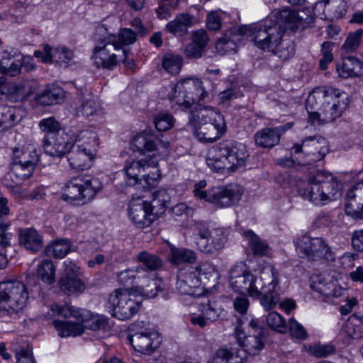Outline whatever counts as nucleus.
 <instances>
[{
  "mask_svg": "<svg viewBox=\"0 0 363 363\" xmlns=\"http://www.w3.org/2000/svg\"><path fill=\"white\" fill-rule=\"evenodd\" d=\"M136 40V33L130 28H123L118 35H116V44L123 48V45L133 44Z\"/></svg>",
  "mask_w": 363,
  "mask_h": 363,
  "instance_id": "nucleus-64",
  "label": "nucleus"
},
{
  "mask_svg": "<svg viewBox=\"0 0 363 363\" xmlns=\"http://www.w3.org/2000/svg\"><path fill=\"white\" fill-rule=\"evenodd\" d=\"M293 125V123L289 122L280 126L264 128L254 135L255 143L262 148H272L279 143L281 135L291 128Z\"/></svg>",
  "mask_w": 363,
  "mask_h": 363,
  "instance_id": "nucleus-21",
  "label": "nucleus"
},
{
  "mask_svg": "<svg viewBox=\"0 0 363 363\" xmlns=\"http://www.w3.org/2000/svg\"><path fill=\"white\" fill-rule=\"evenodd\" d=\"M325 204L340 198L342 195V184L329 173H325V179H321Z\"/></svg>",
  "mask_w": 363,
  "mask_h": 363,
  "instance_id": "nucleus-39",
  "label": "nucleus"
},
{
  "mask_svg": "<svg viewBox=\"0 0 363 363\" xmlns=\"http://www.w3.org/2000/svg\"><path fill=\"white\" fill-rule=\"evenodd\" d=\"M227 240L228 237L223 228L212 229L209 238L201 241L199 250L206 254H213L223 248Z\"/></svg>",
  "mask_w": 363,
  "mask_h": 363,
  "instance_id": "nucleus-30",
  "label": "nucleus"
},
{
  "mask_svg": "<svg viewBox=\"0 0 363 363\" xmlns=\"http://www.w3.org/2000/svg\"><path fill=\"white\" fill-rule=\"evenodd\" d=\"M140 307V302L122 289H116L111 294L107 303V308L112 316L121 320L132 318L138 312Z\"/></svg>",
  "mask_w": 363,
  "mask_h": 363,
  "instance_id": "nucleus-13",
  "label": "nucleus"
},
{
  "mask_svg": "<svg viewBox=\"0 0 363 363\" xmlns=\"http://www.w3.org/2000/svg\"><path fill=\"white\" fill-rule=\"evenodd\" d=\"M214 150L215 146L208 151L206 157V164L211 169L219 172L220 170L225 168L228 163L224 160L222 155H219L218 152Z\"/></svg>",
  "mask_w": 363,
  "mask_h": 363,
  "instance_id": "nucleus-58",
  "label": "nucleus"
},
{
  "mask_svg": "<svg viewBox=\"0 0 363 363\" xmlns=\"http://www.w3.org/2000/svg\"><path fill=\"white\" fill-rule=\"evenodd\" d=\"M269 51L272 52L269 61L274 62L277 61V59H279L280 61L279 63L277 64L274 67H281L283 62L289 60L294 55V44L290 40L282 38L277 43L275 48H271Z\"/></svg>",
  "mask_w": 363,
  "mask_h": 363,
  "instance_id": "nucleus-33",
  "label": "nucleus"
},
{
  "mask_svg": "<svg viewBox=\"0 0 363 363\" xmlns=\"http://www.w3.org/2000/svg\"><path fill=\"white\" fill-rule=\"evenodd\" d=\"M301 20L296 11L286 7L274 10L259 23L239 27L238 32L242 37L250 38L257 48L269 50L276 48L286 30L298 28Z\"/></svg>",
  "mask_w": 363,
  "mask_h": 363,
  "instance_id": "nucleus-1",
  "label": "nucleus"
},
{
  "mask_svg": "<svg viewBox=\"0 0 363 363\" xmlns=\"http://www.w3.org/2000/svg\"><path fill=\"white\" fill-rule=\"evenodd\" d=\"M28 299L26 285L18 281L0 282V309L3 315H12L21 311Z\"/></svg>",
  "mask_w": 363,
  "mask_h": 363,
  "instance_id": "nucleus-7",
  "label": "nucleus"
},
{
  "mask_svg": "<svg viewBox=\"0 0 363 363\" xmlns=\"http://www.w3.org/2000/svg\"><path fill=\"white\" fill-rule=\"evenodd\" d=\"M65 91L57 85L50 84L35 97L37 104L45 106L60 104L65 99Z\"/></svg>",
  "mask_w": 363,
  "mask_h": 363,
  "instance_id": "nucleus-32",
  "label": "nucleus"
},
{
  "mask_svg": "<svg viewBox=\"0 0 363 363\" xmlns=\"http://www.w3.org/2000/svg\"><path fill=\"white\" fill-rule=\"evenodd\" d=\"M157 164L158 161L154 157L149 160L140 159V160L128 161L123 169L126 175V184L136 186L139 182V177L143 172H147L150 167H154Z\"/></svg>",
  "mask_w": 363,
  "mask_h": 363,
  "instance_id": "nucleus-23",
  "label": "nucleus"
},
{
  "mask_svg": "<svg viewBox=\"0 0 363 363\" xmlns=\"http://www.w3.org/2000/svg\"><path fill=\"white\" fill-rule=\"evenodd\" d=\"M324 5L325 16L330 19H340L347 11V5L344 0H324L318 5Z\"/></svg>",
  "mask_w": 363,
  "mask_h": 363,
  "instance_id": "nucleus-40",
  "label": "nucleus"
},
{
  "mask_svg": "<svg viewBox=\"0 0 363 363\" xmlns=\"http://www.w3.org/2000/svg\"><path fill=\"white\" fill-rule=\"evenodd\" d=\"M35 167L12 162L11 172L17 179L26 180L29 179L33 173Z\"/></svg>",
  "mask_w": 363,
  "mask_h": 363,
  "instance_id": "nucleus-61",
  "label": "nucleus"
},
{
  "mask_svg": "<svg viewBox=\"0 0 363 363\" xmlns=\"http://www.w3.org/2000/svg\"><path fill=\"white\" fill-rule=\"evenodd\" d=\"M19 118L15 113V108L6 105L0 106V128L1 130H6L15 125Z\"/></svg>",
  "mask_w": 363,
  "mask_h": 363,
  "instance_id": "nucleus-50",
  "label": "nucleus"
},
{
  "mask_svg": "<svg viewBox=\"0 0 363 363\" xmlns=\"http://www.w3.org/2000/svg\"><path fill=\"white\" fill-rule=\"evenodd\" d=\"M194 24V16L189 13H181L166 26V30L176 35H184Z\"/></svg>",
  "mask_w": 363,
  "mask_h": 363,
  "instance_id": "nucleus-38",
  "label": "nucleus"
},
{
  "mask_svg": "<svg viewBox=\"0 0 363 363\" xmlns=\"http://www.w3.org/2000/svg\"><path fill=\"white\" fill-rule=\"evenodd\" d=\"M337 71L343 78L359 77L363 75V62L357 57L348 56L343 58L341 65H337Z\"/></svg>",
  "mask_w": 363,
  "mask_h": 363,
  "instance_id": "nucleus-35",
  "label": "nucleus"
},
{
  "mask_svg": "<svg viewBox=\"0 0 363 363\" xmlns=\"http://www.w3.org/2000/svg\"><path fill=\"white\" fill-rule=\"evenodd\" d=\"M183 63V59L180 55L167 53L164 55L162 66L168 72L175 74L180 71Z\"/></svg>",
  "mask_w": 363,
  "mask_h": 363,
  "instance_id": "nucleus-53",
  "label": "nucleus"
},
{
  "mask_svg": "<svg viewBox=\"0 0 363 363\" xmlns=\"http://www.w3.org/2000/svg\"><path fill=\"white\" fill-rule=\"evenodd\" d=\"M294 245L301 257L311 262L334 260V254L327 240L321 237L302 235L296 238Z\"/></svg>",
  "mask_w": 363,
  "mask_h": 363,
  "instance_id": "nucleus-9",
  "label": "nucleus"
},
{
  "mask_svg": "<svg viewBox=\"0 0 363 363\" xmlns=\"http://www.w3.org/2000/svg\"><path fill=\"white\" fill-rule=\"evenodd\" d=\"M137 260L142 265L136 267V272L143 277H147L151 272L159 270L163 265L162 259L155 254L143 250L137 255Z\"/></svg>",
  "mask_w": 363,
  "mask_h": 363,
  "instance_id": "nucleus-29",
  "label": "nucleus"
},
{
  "mask_svg": "<svg viewBox=\"0 0 363 363\" xmlns=\"http://www.w3.org/2000/svg\"><path fill=\"white\" fill-rule=\"evenodd\" d=\"M168 201V196L165 190H159L153 194V199L151 203L147 201V206L150 213H158L153 215L155 220H157L166 210V202Z\"/></svg>",
  "mask_w": 363,
  "mask_h": 363,
  "instance_id": "nucleus-46",
  "label": "nucleus"
},
{
  "mask_svg": "<svg viewBox=\"0 0 363 363\" xmlns=\"http://www.w3.org/2000/svg\"><path fill=\"white\" fill-rule=\"evenodd\" d=\"M345 212L354 219L363 218V180L355 184L346 194Z\"/></svg>",
  "mask_w": 363,
  "mask_h": 363,
  "instance_id": "nucleus-22",
  "label": "nucleus"
},
{
  "mask_svg": "<svg viewBox=\"0 0 363 363\" xmlns=\"http://www.w3.org/2000/svg\"><path fill=\"white\" fill-rule=\"evenodd\" d=\"M229 280L235 292L240 294H248L251 297L258 298L260 281L254 274L245 270L242 262L237 263L230 269Z\"/></svg>",
  "mask_w": 363,
  "mask_h": 363,
  "instance_id": "nucleus-15",
  "label": "nucleus"
},
{
  "mask_svg": "<svg viewBox=\"0 0 363 363\" xmlns=\"http://www.w3.org/2000/svg\"><path fill=\"white\" fill-rule=\"evenodd\" d=\"M206 182L201 180L194 186V196L201 200L213 204L218 208H230L239 203L243 194L242 188L237 184L213 186L207 190Z\"/></svg>",
  "mask_w": 363,
  "mask_h": 363,
  "instance_id": "nucleus-3",
  "label": "nucleus"
},
{
  "mask_svg": "<svg viewBox=\"0 0 363 363\" xmlns=\"http://www.w3.org/2000/svg\"><path fill=\"white\" fill-rule=\"evenodd\" d=\"M143 278L142 275L136 272V267L125 269L118 274V281L120 284L130 286L135 283V279Z\"/></svg>",
  "mask_w": 363,
  "mask_h": 363,
  "instance_id": "nucleus-62",
  "label": "nucleus"
},
{
  "mask_svg": "<svg viewBox=\"0 0 363 363\" xmlns=\"http://www.w3.org/2000/svg\"><path fill=\"white\" fill-rule=\"evenodd\" d=\"M13 350L15 352L16 363H34L30 346L26 343L23 346L13 344Z\"/></svg>",
  "mask_w": 363,
  "mask_h": 363,
  "instance_id": "nucleus-56",
  "label": "nucleus"
},
{
  "mask_svg": "<svg viewBox=\"0 0 363 363\" xmlns=\"http://www.w3.org/2000/svg\"><path fill=\"white\" fill-rule=\"evenodd\" d=\"M43 147L47 155L62 157L72 147V143L69 141L65 134L61 133L53 136L44 137Z\"/></svg>",
  "mask_w": 363,
  "mask_h": 363,
  "instance_id": "nucleus-25",
  "label": "nucleus"
},
{
  "mask_svg": "<svg viewBox=\"0 0 363 363\" xmlns=\"http://www.w3.org/2000/svg\"><path fill=\"white\" fill-rule=\"evenodd\" d=\"M362 35L363 30L362 29L350 33L342 45V50L345 52H352L356 50L360 43Z\"/></svg>",
  "mask_w": 363,
  "mask_h": 363,
  "instance_id": "nucleus-59",
  "label": "nucleus"
},
{
  "mask_svg": "<svg viewBox=\"0 0 363 363\" xmlns=\"http://www.w3.org/2000/svg\"><path fill=\"white\" fill-rule=\"evenodd\" d=\"M325 173L318 172L315 175L308 177L306 183L303 186L298 189L300 196L306 200H308L314 205L323 206L325 205V197L323 195V189L321 182L322 179H325Z\"/></svg>",
  "mask_w": 363,
  "mask_h": 363,
  "instance_id": "nucleus-19",
  "label": "nucleus"
},
{
  "mask_svg": "<svg viewBox=\"0 0 363 363\" xmlns=\"http://www.w3.org/2000/svg\"><path fill=\"white\" fill-rule=\"evenodd\" d=\"M199 314H192L189 317L190 323L201 328H204L225 315V311L215 301H208L199 306Z\"/></svg>",
  "mask_w": 363,
  "mask_h": 363,
  "instance_id": "nucleus-18",
  "label": "nucleus"
},
{
  "mask_svg": "<svg viewBox=\"0 0 363 363\" xmlns=\"http://www.w3.org/2000/svg\"><path fill=\"white\" fill-rule=\"evenodd\" d=\"M193 270L182 269L177 274L176 289L184 295L196 296V289L201 286L200 279L194 275Z\"/></svg>",
  "mask_w": 363,
  "mask_h": 363,
  "instance_id": "nucleus-28",
  "label": "nucleus"
},
{
  "mask_svg": "<svg viewBox=\"0 0 363 363\" xmlns=\"http://www.w3.org/2000/svg\"><path fill=\"white\" fill-rule=\"evenodd\" d=\"M189 125L198 140L213 143L226 131L224 116L210 106H195L189 111Z\"/></svg>",
  "mask_w": 363,
  "mask_h": 363,
  "instance_id": "nucleus-2",
  "label": "nucleus"
},
{
  "mask_svg": "<svg viewBox=\"0 0 363 363\" xmlns=\"http://www.w3.org/2000/svg\"><path fill=\"white\" fill-rule=\"evenodd\" d=\"M13 162L35 167L39 160L38 152L28 148L15 147L13 151Z\"/></svg>",
  "mask_w": 363,
  "mask_h": 363,
  "instance_id": "nucleus-44",
  "label": "nucleus"
},
{
  "mask_svg": "<svg viewBox=\"0 0 363 363\" xmlns=\"http://www.w3.org/2000/svg\"><path fill=\"white\" fill-rule=\"evenodd\" d=\"M348 104L349 100L345 93L328 87L324 104H321L318 112H313V116L318 123H330L341 116Z\"/></svg>",
  "mask_w": 363,
  "mask_h": 363,
  "instance_id": "nucleus-12",
  "label": "nucleus"
},
{
  "mask_svg": "<svg viewBox=\"0 0 363 363\" xmlns=\"http://www.w3.org/2000/svg\"><path fill=\"white\" fill-rule=\"evenodd\" d=\"M53 325L60 337L77 336L83 333V326L81 322L62 321L55 320Z\"/></svg>",
  "mask_w": 363,
  "mask_h": 363,
  "instance_id": "nucleus-43",
  "label": "nucleus"
},
{
  "mask_svg": "<svg viewBox=\"0 0 363 363\" xmlns=\"http://www.w3.org/2000/svg\"><path fill=\"white\" fill-rule=\"evenodd\" d=\"M235 38L236 35L235 34L232 35V38L225 37L219 39L216 45L217 51L221 55L235 52L237 50V45L235 43Z\"/></svg>",
  "mask_w": 363,
  "mask_h": 363,
  "instance_id": "nucleus-63",
  "label": "nucleus"
},
{
  "mask_svg": "<svg viewBox=\"0 0 363 363\" xmlns=\"http://www.w3.org/2000/svg\"><path fill=\"white\" fill-rule=\"evenodd\" d=\"M150 169H152L153 170L149 171L147 173L146 172H143L141 175V178L139 179L138 184L135 186L137 188L148 189L156 185V183L160 178L159 170L157 168V166L150 167Z\"/></svg>",
  "mask_w": 363,
  "mask_h": 363,
  "instance_id": "nucleus-54",
  "label": "nucleus"
},
{
  "mask_svg": "<svg viewBox=\"0 0 363 363\" xmlns=\"http://www.w3.org/2000/svg\"><path fill=\"white\" fill-rule=\"evenodd\" d=\"M169 143L164 141L154 135L142 133L134 138L131 143V148L134 152L145 154V151L152 152L160 149L167 150Z\"/></svg>",
  "mask_w": 363,
  "mask_h": 363,
  "instance_id": "nucleus-24",
  "label": "nucleus"
},
{
  "mask_svg": "<svg viewBox=\"0 0 363 363\" xmlns=\"http://www.w3.org/2000/svg\"><path fill=\"white\" fill-rule=\"evenodd\" d=\"M55 270L53 262L50 259H45L38 265L37 274L44 283L52 284L55 281Z\"/></svg>",
  "mask_w": 363,
  "mask_h": 363,
  "instance_id": "nucleus-49",
  "label": "nucleus"
},
{
  "mask_svg": "<svg viewBox=\"0 0 363 363\" xmlns=\"http://www.w3.org/2000/svg\"><path fill=\"white\" fill-rule=\"evenodd\" d=\"M198 79H186L179 82L170 96V100L184 109L192 110L195 106H202L197 102L203 101L208 93Z\"/></svg>",
  "mask_w": 363,
  "mask_h": 363,
  "instance_id": "nucleus-8",
  "label": "nucleus"
},
{
  "mask_svg": "<svg viewBox=\"0 0 363 363\" xmlns=\"http://www.w3.org/2000/svg\"><path fill=\"white\" fill-rule=\"evenodd\" d=\"M328 152V142L320 135L306 137L301 144H294L291 148V155L301 165H313L322 160Z\"/></svg>",
  "mask_w": 363,
  "mask_h": 363,
  "instance_id": "nucleus-6",
  "label": "nucleus"
},
{
  "mask_svg": "<svg viewBox=\"0 0 363 363\" xmlns=\"http://www.w3.org/2000/svg\"><path fill=\"white\" fill-rule=\"evenodd\" d=\"M60 290L67 296H79L85 289V283L77 276H63L59 279Z\"/></svg>",
  "mask_w": 363,
  "mask_h": 363,
  "instance_id": "nucleus-36",
  "label": "nucleus"
},
{
  "mask_svg": "<svg viewBox=\"0 0 363 363\" xmlns=\"http://www.w3.org/2000/svg\"><path fill=\"white\" fill-rule=\"evenodd\" d=\"M71 243L68 239L55 240L45 248V254L57 259L65 257L70 250Z\"/></svg>",
  "mask_w": 363,
  "mask_h": 363,
  "instance_id": "nucleus-45",
  "label": "nucleus"
},
{
  "mask_svg": "<svg viewBox=\"0 0 363 363\" xmlns=\"http://www.w3.org/2000/svg\"><path fill=\"white\" fill-rule=\"evenodd\" d=\"M245 357L238 352L237 354L227 349H219L213 359L212 363H244Z\"/></svg>",
  "mask_w": 363,
  "mask_h": 363,
  "instance_id": "nucleus-52",
  "label": "nucleus"
},
{
  "mask_svg": "<svg viewBox=\"0 0 363 363\" xmlns=\"http://www.w3.org/2000/svg\"><path fill=\"white\" fill-rule=\"evenodd\" d=\"M258 281V298L260 305L265 311L274 309L279 301V294L277 290L279 284V273L271 264L265 265L260 272Z\"/></svg>",
  "mask_w": 363,
  "mask_h": 363,
  "instance_id": "nucleus-10",
  "label": "nucleus"
},
{
  "mask_svg": "<svg viewBox=\"0 0 363 363\" xmlns=\"http://www.w3.org/2000/svg\"><path fill=\"white\" fill-rule=\"evenodd\" d=\"M157 213H150L147 206V201L141 198H133L129 202L128 215L132 222L138 228H143L149 226L155 221V216Z\"/></svg>",
  "mask_w": 363,
  "mask_h": 363,
  "instance_id": "nucleus-20",
  "label": "nucleus"
},
{
  "mask_svg": "<svg viewBox=\"0 0 363 363\" xmlns=\"http://www.w3.org/2000/svg\"><path fill=\"white\" fill-rule=\"evenodd\" d=\"M34 56L40 57L44 62H50L55 58L65 64L72 63L75 57L73 50L65 46L59 45L53 50L49 45H45L43 51L35 50Z\"/></svg>",
  "mask_w": 363,
  "mask_h": 363,
  "instance_id": "nucleus-26",
  "label": "nucleus"
},
{
  "mask_svg": "<svg viewBox=\"0 0 363 363\" xmlns=\"http://www.w3.org/2000/svg\"><path fill=\"white\" fill-rule=\"evenodd\" d=\"M248 241V245L253 254L258 256L266 255L268 250L267 243L262 240L252 230H247L244 233Z\"/></svg>",
  "mask_w": 363,
  "mask_h": 363,
  "instance_id": "nucleus-51",
  "label": "nucleus"
},
{
  "mask_svg": "<svg viewBox=\"0 0 363 363\" xmlns=\"http://www.w3.org/2000/svg\"><path fill=\"white\" fill-rule=\"evenodd\" d=\"M345 332L353 339L363 338V316L350 315L345 323Z\"/></svg>",
  "mask_w": 363,
  "mask_h": 363,
  "instance_id": "nucleus-47",
  "label": "nucleus"
},
{
  "mask_svg": "<svg viewBox=\"0 0 363 363\" xmlns=\"http://www.w3.org/2000/svg\"><path fill=\"white\" fill-rule=\"evenodd\" d=\"M197 259L194 251L187 248H178L171 246L169 255V261L170 263L176 265L183 263H193Z\"/></svg>",
  "mask_w": 363,
  "mask_h": 363,
  "instance_id": "nucleus-42",
  "label": "nucleus"
},
{
  "mask_svg": "<svg viewBox=\"0 0 363 363\" xmlns=\"http://www.w3.org/2000/svg\"><path fill=\"white\" fill-rule=\"evenodd\" d=\"M67 160L72 169L82 171L89 168L94 157V155L76 146L72 143V147L67 152Z\"/></svg>",
  "mask_w": 363,
  "mask_h": 363,
  "instance_id": "nucleus-27",
  "label": "nucleus"
},
{
  "mask_svg": "<svg viewBox=\"0 0 363 363\" xmlns=\"http://www.w3.org/2000/svg\"><path fill=\"white\" fill-rule=\"evenodd\" d=\"M39 128L46 136L60 133V124L53 116L42 119L38 123Z\"/></svg>",
  "mask_w": 363,
  "mask_h": 363,
  "instance_id": "nucleus-55",
  "label": "nucleus"
},
{
  "mask_svg": "<svg viewBox=\"0 0 363 363\" xmlns=\"http://www.w3.org/2000/svg\"><path fill=\"white\" fill-rule=\"evenodd\" d=\"M76 146L83 147L88 152L95 155L99 146V138L96 132L88 129L79 131L74 135Z\"/></svg>",
  "mask_w": 363,
  "mask_h": 363,
  "instance_id": "nucleus-34",
  "label": "nucleus"
},
{
  "mask_svg": "<svg viewBox=\"0 0 363 363\" xmlns=\"http://www.w3.org/2000/svg\"><path fill=\"white\" fill-rule=\"evenodd\" d=\"M22 59V57L16 59L14 55L8 52H4V55L0 60L1 72L12 77L18 75L20 74L23 65Z\"/></svg>",
  "mask_w": 363,
  "mask_h": 363,
  "instance_id": "nucleus-41",
  "label": "nucleus"
},
{
  "mask_svg": "<svg viewBox=\"0 0 363 363\" xmlns=\"http://www.w3.org/2000/svg\"><path fill=\"white\" fill-rule=\"evenodd\" d=\"M51 311L57 315L65 318H74L81 322L84 328L91 330L105 329L108 325V318L103 315H94L89 311L74 307L69 304L60 305L57 303L51 306Z\"/></svg>",
  "mask_w": 363,
  "mask_h": 363,
  "instance_id": "nucleus-11",
  "label": "nucleus"
},
{
  "mask_svg": "<svg viewBox=\"0 0 363 363\" xmlns=\"http://www.w3.org/2000/svg\"><path fill=\"white\" fill-rule=\"evenodd\" d=\"M328 96V88H317L313 89L308 95L306 101V108L308 113L309 121L315 122V117L313 112H318L321 104H324Z\"/></svg>",
  "mask_w": 363,
  "mask_h": 363,
  "instance_id": "nucleus-37",
  "label": "nucleus"
},
{
  "mask_svg": "<svg viewBox=\"0 0 363 363\" xmlns=\"http://www.w3.org/2000/svg\"><path fill=\"white\" fill-rule=\"evenodd\" d=\"M96 33L104 35L99 40L98 44L93 49L91 59L97 68L113 69L120 62V59L125 55L123 50L116 44V35L108 34L104 25L96 28Z\"/></svg>",
  "mask_w": 363,
  "mask_h": 363,
  "instance_id": "nucleus-4",
  "label": "nucleus"
},
{
  "mask_svg": "<svg viewBox=\"0 0 363 363\" xmlns=\"http://www.w3.org/2000/svg\"><path fill=\"white\" fill-rule=\"evenodd\" d=\"M18 241L21 246L32 252L39 251L43 245L42 236L32 228H20L18 230Z\"/></svg>",
  "mask_w": 363,
  "mask_h": 363,
  "instance_id": "nucleus-31",
  "label": "nucleus"
},
{
  "mask_svg": "<svg viewBox=\"0 0 363 363\" xmlns=\"http://www.w3.org/2000/svg\"><path fill=\"white\" fill-rule=\"evenodd\" d=\"M238 320L239 325L235 328V333L238 343L242 348V350L240 351V353L250 355L257 354L264 345L263 329L258 325L256 320L251 319L247 324L253 333L246 336L242 328V325L245 323V321L242 319ZM243 356L245 357V355Z\"/></svg>",
  "mask_w": 363,
  "mask_h": 363,
  "instance_id": "nucleus-14",
  "label": "nucleus"
},
{
  "mask_svg": "<svg viewBox=\"0 0 363 363\" xmlns=\"http://www.w3.org/2000/svg\"><path fill=\"white\" fill-rule=\"evenodd\" d=\"M100 104L92 95L82 99L81 105L76 108V115L78 116H90L97 113L100 109Z\"/></svg>",
  "mask_w": 363,
  "mask_h": 363,
  "instance_id": "nucleus-48",
  "label": "nucleus"
},
{
  "mask_svg": "<svg viewBox=\"0 0 363 363\" xmlns=\"http://www.w3.org/2000/svg\"><path fill=\"white\" fill-rule=\"evenodd\" d=\"M133 327H139L135 333L129 337L135 350L143 354H150L160 346L161 340L156 331L150 328L140 327V324Z\"/></svg>",
  "mask_w": 363,
  "mask_h": 363,
  "instance_id": "nucleus-17",
  "label": "nucleus"
},
{
  "mask_svg": "<svg viewBox=\"0 0 363 363\" xmlns=\"http://www.w3.org/2000/svg\"><path fill=\"white\" fill-rule=\"evenodd\" d=\"M102 187L101 182L96 177L89 175L74 177L65 184L62 199L84 204L93 199Z\"/></svg>",
  "mask_w": 363,
  "mask_h": 363,
  "instance_id": "nucleus-5",
  "label": "nucleus"
},
{
  "mask_svg": "<svg viewBox=\"0 0 363 363\" xmlns=\"http://www.w3.org/2000/svg\"><path fill=\"white\" fill-rule=\"evenodd\" d=\"M266 323L267 325L272 330L284 333L286 331L287 325L280 314L277 312H270L266 316Z\"/></svg>",
  "mask_w": 363,
  "mask_h": 363,
  "instance_id": "nucleus-57",
  "label": "nucleus"
},
{
  "mask_svg": "<svg viewBox=\"0 0 363 363\" xmlns=\"http://www.w3.org/2000/svg\"><path fill=\"white\" fill-rule=\"evenodd\" d=\"M229 165L228 168L235 170L245 164L249 153L245 144L235 140H223L215 145V150Z\"/></svg>",
  "mask_w": 363,
  "mask_h": 363,
  "instance_id": "nucleus-16",
  "label": "nucleus"
},
{
  "mask_svg": "<svg viewBox=\"0 0 363 363\" xmlns=\"http://www.w3.org/2000/svg\"><path fill=\"white\" fill-rule=\"evenodd\" d=\"M174 119L172 114L160 113L154 118V124L159 131H167L174 125Z\"/></svg>",
  "mask_w": 363,
  "mask_h": 363,
  "instance_id": "nucleus-60",
  "label": "nucleus"
}]
</instances>
